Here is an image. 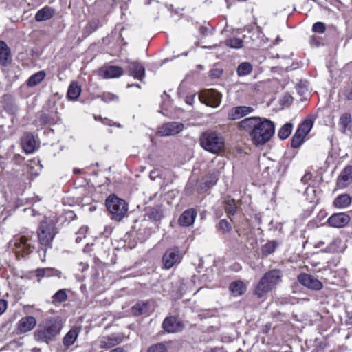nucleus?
<instances>
[{
    "mask_svg": "<svg viewBox=\"0 0 352 352\" xmlns=\"http://www.w3.org/2000/svg\"><path fill=\"white\" fill-rule=\"evenodd\" d=\"M38 120L39 122L42 125H53L57 124L60 119L56 115L42 113H41Z\"/></svg>",
    "mask_w": 352,
    "mask_h": 352,
    "instance_id": "29",
    "label": "nucleus"
},
{
    "mask_svg": "<svg viewBox=\"0 0 352 352\" xmlns=\"http://www.w3.org/2000/svg\"><path fill=\"white\" fill-rule=\"evenodd\" d=\"M333 206L338 208H345L351 204V197L348 194L338 195L333 201Z\"/></svg>",
    "mask_w": 352,
    "mask_h": 352,
    "instance_id": "26",
    "label": "nucleus"
},
{
    "mask_svg": "<svg viewBox=\"0 0 352 352\" xmlns=\"http://www.w3.org/2000/svg\"><path fill=\"white\" fill-rule=\"evenodd\" d=\"M217 179H216V178H215V181H214V182H210V184L211 185H214V184H216V181H217Z\"/></svg>",
    "mask_w": 352,
    "mask_h": 352,
    "instance_id": "57",
    "label": "nucleus"
},
{
    "mask_svg": "<svg viewBox=\"0 0 352 352\" xmlns=\"http://www.w3.org/2000/svg\"><path fill=\"white\" fill-rule=\"evenodd\" d=\"M21 144L26 153H32L34 152L36 147V141L32 133H25L22 138Z\"/></svg>",
    "mask_w": 352,
    "mask_h": 352,
    "instance_id": "20",
    "label": "nucleus"
},
{
    "mask_svg": "<svg viewBox=\"0 0 352 352\" xmlns=\"http://www.w3.org/2000/svg\"><path fill=\"white\" fill-rule=\"evenodd\" d=\"M164 94L166 95V96L168 97V96L166 94V91H164Z\"/></svg>",
    "mask_w": 352,
    "mask_h": 352,
    "instance_id": "58",
    "label": "nucleus"
},
{
    "mask_svg": "<svg viewBox=\"0 0 352 352\" xmlns=\"http://www.w3.org/2000/svg\"><path fill=\"white\" fill-rule=\"evenodd\" d=\"M311 174H309V173L305 174L301 179L302 182H303L304 184H306L307 182L311 179Z\"/></svg>",
    "mask_w": 352,
    "mask_h": 352,
    "instance_id": "52",
    "label": "nucleus"
},
{
    "mask_svg": "<svg viewBox=\"0 0 352 352\" xmlns=\"http://www.w3.org/2000/svg\"><path fill=\"white\" fill-rule=\"evenodd\" d=\"M60 272L54 268H39L36 270V275L38 278L50 277L52 276H59Z\"/></svg>",
    "mask_w": 352,
    "mask_h": 352,
    "instance_id": "32",
    "label": "nucleus"
},
{
    "mask_svg": "<svg viewBox=\"0 0 352 352\" xmlns=\"http://www.w3.org/2000/svg\"><path fill=\"white\" fill-rule=\"evenodd\" d=\"M112 125L116 126L117 127H120V124H119V123H113Z\"/></svg>",
    "mask_w": 352,
    "mask_h": 352,
    "instance_id": "56",
    "label": "nucleus"
},
{
    "mask_svg": "<svg viewBox=\"0 0 352 352\" xmlns=\"http://www.w3.org/2000/svg\"><path fill=\"white\" fill-rule=\"evenodd\" d=\"M67 296L65 290L60 289L53 295V302L54 304L63 302L67 300Z\"/></svg>",
    "mask_w": 352,
    "mask_h": 352,
    "instance_id": "41",
    "label": "nucleus"
},
{
    "mask_svg": "<svg viewBox=\"0 0 352 352\" xmlns=\"http://www.w3.org/2000/svg\"><path fill=\"white\" fill-rule=\"evenodd\" d=\"M352 182V166H346L341 173L338 180V185L340 187H346Z\"/></svg>",
    "mask_w": 352,
    "mask_h": 352,
    "instance_id": "22",
    "label": "nucleus"
},
{
    "mask_svg": "<svg viewBox=\"0 0 352 352\" xmlns=\"http://www.w3.org/2000/svg\"><path fill=\"white\" fill-rule=\"evenodd\" d=\"M81 92V88L78 85L73 82H72L67 90V98L71 100H76L80 96Z\"/></svg>",
    "mask_w": 352,
    "mask_h": 352,
    "instance_id": "30",
    "label": "nucleus"
},
{
    "mask_svg": "<svg viewBox=\"0 0 352 352\" xmlns=\"http://www.w3.org/2000/svg\"><path fill=\"white\" fill-rule=\"evenodd\" d=\"M46 74L44 71H39L32 75L28 80L27 85L29 87H34L38 85L45 77Z\"/></svg>",
    "mask_w": 352,
    "mask_h": 352,
    "instance_id": "33",
    "label": "nucleus"
},
{
    "mask_svg": "<svg viewBox=\"0 0 352 352\" xmlns=\"http://www.w3.org/2000/svg\"><path fill=\"white\" fill-rule=\"evenodd\" d=\"M239 129L248 132L256 146L264 145L275 132L274 123L265 118L250 117L238 122Z\"/></svg>",
    "mask_w": 352,
    "mask_h": 352,
    "instance_id": "1",
    "label": "nucleus"
},
{
    "mask_svg": "<svg viewBox=\"0 0 352 352\" xmlns=\"http://www.w3.org/2000/svg\"><path fill=\"white\" fill-rule=\"evenodd\" d=\"M121 339L119 336L116 334H111L110 336L103 337L101 340V346L111 348L120 342Z\"/></svg>",
    "mask_w": 352,
    "mask_h": 352,
    "instance_id": "28",
    "label": "nucleus"
},
{
    "mask_svg": "<svg viewBox=\"0 0 352 352\" xmlns=\"http://www.w3.org/2000/svg\"><path fill=\"white\" fill-rule=\"evenodd\" d=\"M197 212L195 209L190 208L185 210L179 217L178 223L181 226L188 227L193 224Z\"/></svg>",
    "mask_w": 352,
    "mask_h": 352,
    "instance_id": "16",
    "label": "nucleus"
},
{
    "mask_svg": "<svg viewBox=\"0 0 352 352\" xmlns=\"http://www.w3.org/2000/svg\"><path fill=\"white\" fill-rule=\"evenodd\" d=\"M352 123L351 115L349 113H342L339 119L338 124L340 126L342 133H345L347 129L351 128Z\"/></svg>",
    "mask_w": 352,
    "mask_h": 352,
    "instance_id": "25",
    "label": "nucleus"
},
{
    "mask_svg": "<svg viewBox=\"0 0 352 352\" xmlns=\"http://www.w3.org/2000/svg\"><path fill=\"white\" fill-rule=\"evenodd\" d=\"M135 86H136L137 87L140 88V86L139 85H135Z\"/></svg>",
    "mask_w": 352,
    "mask_h": 352,
    "instance_id": "59",
    "label": "nucleus"
},
{
    "mask_svg": "<svg viewBox=\"0 0 352 352\" xmlns=\"http://www.w3.org/2000/svg\"><path fill=\"white\" fill-rule=\"evenodd\" d=\"M98 98L104 102L117 101L118 100V96L111 92H104L102 95L99 96Z\"/></svg>",
    "mask_w": 352,
    "mask_h": 352,
    "instance_id": "42",
    "label": "nucleus"
},
{
    "mask_svg": "<svg viewBox=\"0 0 352 352\" xmlns=\"http://www.w3.org/2000/svg\"><path fill=\"white\" fill-rule=\"evenodd\" d=\"M305 136L302 133H300L298 131H296L295 134L293 135L291 142V146L293 148H298L304 141Z\"/></svg>",
    "mask_w": 352,
    "mask_h": 352,
    "instance_id": "39",
    "label": "nucleus"
},
{
    "mask_svg": "<svg viewBox=\"0 0 352 352\" xmlns=\"http://www.w3.org/2000/svg\"><path fill=\"white\" fill-rule=\"evenodd\" d=\"M38 3H43L46 1L49 2V3H52L54 0H36Z\"/></svg>",
    "mask_w": 352,
    "mask_h": 352,
    "instance_id": "55",
    "label": "nucleus"
},
{
    "mask_svg": "<svg viewBox=\"0 0 352 352\" xmlns=\"http://www.w3.org/2000/svg\"><path fill=\"white\" fill-rule=\"evenodd\" d=\"M149 217L151 219L157 221L161 219L162 217V214L159 208H152Z\"/></svg>",
    "mask_w": 352,
    "mask_h": 352,
    "instance_id": "48",
    "label": "nucleus"
},
{
    "mask_svg": "<svg viewBox=\"0 0 352 352\" xmlns=\"http://www.w3.org/2000/svg\"><path fill=\"white\" fill-rule=\"evenodd\" d=\"M55 14V10L49 6H45L39 10L35 14L36 21L41 22L50 19Z\"/></svg>",
    "mask_w": 352,
    "mask_h": 352,
    "instance_id": "21",
    "label": "nucleus"
},
{
    "mask_svg": "<svg viewBox=\"0 0 352 352\" xmlns=\"http://www.w3.org/2000/svg\"><path fill=\"white\" fill-rule=\"evenodd\" d=\"M282 272L279 270H272L265 273L254 289V294L262 298L269 292L273 290L282 280Z\"/></svg>",
    "mask_w": 352,
    "mask_h": 352,
    "instance_id": "3",
    "label": "nucleus"
},
{
    "mask_svg": "<svg viewBox=\"0 0 352 352\" xmlns=\"http://www.w3.org/2000/svg\"><path fill=\"white\" fill-rule=\"evenodd\" d=\"M218 229L223 233H226L232 230V226L226 219H221L219 222Z\"/></svg>",
    "mask_w": 352,
    "mask_h": 352,
    "instance_id": "44",
    "label": "nucleus"
},
{
    "mask_svg": "<svg viewBox=\"0 0 352 352\" xmlns=\"http://www.w3.org/2000/svg\"><path fill=\"white\" fill-rule=\"evenodd\" d=\"M342 94L347 100H352V82L343 89Z\"/></svg>",
    "mask_w": 352,
    "mask_h": 352,
    "instance_id": "47",
    "label": "nucleus"
},
{
    "mask_svg": "<svg viewBox=\"0 0 352 352\" xmlns=\"http://www.w3.org/2000/svg\"><path fill=\"white\" fill-rule=\"evenodd\" d=\"M201 146L206 151L218 154L223 151L225 141L223 136L213 131L203 133L199 138Z\"/></svg>",
    "mask_w": 352,
    "mask_h": 352,
    "instance_id": "4",
    "label": "nucleus"
},
{
    "mask_svg": "<svg viewBox=\"0 0 352 352\" xmlns=\"http://www.w3.org/2000/svg\"><path fill=\"white\" fill-rule=\"evenodd\" d=\"M297 280L302 285L313 291H320L323 288L322 283L309 274L300 273Z\"/></svg>",
    "mask_w": 352,
    "mask_h": 352,
    "instance_id": "10",
    "label": "nucleus"
},
{
    "mask_svg": "<svg viewBox=\"0 0 352 352\" xmlns=\"http://www.w3.org/2000/svg\"><path fill=\"white\" fill-rule=\"evenodd\" d=\"M58 231L54 220L45 218L40 223L37 230L38 239L40 244L45 248H50Z\"/></svg>",
    "mask_w": 352,
    "mask_h": 352,
    "instance_id": "5",
    "label": "nucleus"
},
{
    "mask_svg": "<svg viewBox=\"0 0 352 352\" xmlns=\"http://www.w3.org/2000/svg\"><path fill=\"white\" fill-rule=\"evenodd\" d=\"M110 352H124V351L122 348L118 347L111 350Z\"/></svg>",
    "mask_w": 352,
    "mask_h": 352,
    "instance_id": "54",
    "label": "nucleus"
},
{
    "mask_svg": "<svg viewBox=\"0 0 352 352\" xmlns=\"http://www.w3.org/2000/svg\"><path fill=\"white\" fill-rule=\"evenodd\" d=\"M182 254L178 247L168 249L162 257V262L166 269H170L180 263Z\"/></svg>",
    "mask_w": 352,
    "mask_h": 352,
    "instance_id": "9",
    "label": "nucleus"
},
{
    "mask_svg": "<svg viewBox=\"0 0 352 352\" xmlns=\"http://www.w3.org/2000/svg\"><path fill=\"white\" fill-rule=\"evenodd\" d=\"M104 78H118L123 74V69L121 67L110 65L102 68L100 70Z\"/></svg>",
    "mask_w": 352,
    "mask_h": 352,
    "instance_id": "19",
    "label": "nucleus"
},
{
    "mask_svg": "<svg viewBox=\"0 0 352 352\" xmlns=\"http://www.w3.org/2000/svg\"><path fill=\"white\" fill-rule=\"evenodd\" d=\"M88 231V228L86 226L81 227L79 230L76 232V242L80 243L83 238L85 237L86 234Z\"/></svg>",
    "mask_w": 352,
    "mask_h": 352,
    "instance_id": "45",
    "label": "nucleus"
},
{
    "mask_svg": "<svg viewBox=\"0 0 352 352\" xmlns=\"http://www.w3.org/2000/svg\"><path fill=\"white\" fill-rule=\"evenodd\" d=\"M129 74L135 78L142 81L145 76V68L142 64L138 61H132L128 66Z\"/></svg>",
    "mask_w": 352,
    "mask_h": 352,
    "instance_id": "15",
    "label": "nucleus"
},
{
    "mask_svg": "<svg viewBox=\"0 0 352 352\" xmlns=\"http://www.w3.org/2000/svg\"><path fill=\"white\" fill-rule=\"evenodd\" d=\"M4 110L10 115H16L19 111V107L15 99L9 94H5L1 100Z\"/></svg>",
    "mask_w": 352,
    "mask_h": 352,
    "instance_id": "14",
    "label": "nucleus"
},
{
    "mask_svg": "<svg viewBox=\"0 0 352 352\" xmlns=\"http://www.w3.org/2000/svg\"><path fill=\"white\" fill-rule=\"evenodd\" d=\"M292 128L293 125L290 123H286L284 124L278 131V135L279 138L281 140L287 139L290 135Z\"/></svg>",
    "mask_w": 352,
    "mask_h": 352,
    "instance_id": "37",
    "label": "nucleus"
},
{
    "mask_svg": "<svg viewBox=\"0 0 352 352\" xmlns=\"http://www.w3.org/2000/svg\"><path fill=\"white\" fill-rule=\"evenodd\" d=\"M184 129V124L178 122H170L164 123L158 127L157 134L161 136L175 135Z\"/></svg>",
    "mask_w": 352,
    "mask_h": 352,
    "instance_id": "11",
    "label": "nucleus"
},
{
    "mask_svg": "<svg viewBox=\"0 0 352 352\" xmlns=\"http://www.w3.org/2000/svg\"><path fill=\"white\" fill-rule=\"evenodd\" d=\"M229 289L234 296H241L246 291V287L241 280L232 282L230 284Z\"/></svg>",
    "mask_w": 352,
    "mask_h": 352,
    "instance_id": "24",
    "label": "nucleus"
},
{
    "mask_svg": "<svg viewBox=\"0 0 352 352\" xmlns=\"http://www.w3.org/2000/svg\"><path fill=\"white\" fill-rule=\"evenodd\" d=\"M106 207L114 220L120 221L127 214V203L115 195H111L106 199Z\"/></svg>",
    "mask_w": 352,
    "mask_h": 352,
    "instance_id": "6",
    "label": "nucleus"
},
{
    "mask_svg": "<svg viewBox=\"0 0 352 352\" xmlns=\"http://www.w3.org/2000/svg\"><path fill=\"white\" fill-rule=\"evenodd\" d=\"M210 76L213 78H219L223 74V69L219 68H215L210 70Z\"/></svg>",
    "mask_w": 352,
    "mask_h": 352,
    "instance_id": "50",
    "label": "nucleus"
},
{
    "mask_svg": "<svg viewBox=\"0 0 352 352\" xmlns=\"http://www.w3.org/2000/svg\"><path fill=\"white\" fill-rule=\"evenodd\" d=\"M148 352H167V350L164 344H157L151 346Z\"/></svg>",
    "mask_w": 352,
    "mask_h": 352,
    "instance_id": "49",
    "label": "nucleus"
},
{
    "mask_svg": "<svg viewBox=\"0 0 352 352\" xmlns=\"http://www.w3.org/2000/svg\"><path fill=\"white\" fill-rule=\"evenodd\" d=\"M222 95L215 89H206L201 92L199 98L201 102L211 107H217L221 101Z\"/></svg>",
    "mask_w": 352,
    "mask_h": 352,
    "instance_id": "8",
    "label": "nucleus"
},
{
    "mask_svg": "<svg viewBox=\"0 0 352 352\" xmlns=\"http://www.w3.org/2000/svg\"><path fill=\"white\" fill-rule=\"evenodd\" d=\"M100 25L101 23L100 19H94L87 23L86 28L87 31L91 33L96 31Z\"/></svg>",
    "mask_w": 352,
    "mask_h": 352,
    "instance_id": "43",
    "label": "nucleus"
},
{
    "mask_svg": "<svg viewBox=\"0 0 352 352\" xmlns=\"http://www.w3.org/2000/svg\"><path fill=\"white\" fill-rule=\"evenodd\" d=\"M253 70L252 65L248 62H243L237 67V74L239 76H245L252 73Z\"/></svg>",
    "mask_w": 352,
    "mask_h": 352,
    "instance_id": "34",
    "label": "nucleus"
},
{
    "mask_svg": "<svg viewBox=\"0 0 352 352\" xmlns=\"http://www.w3.org/2000/svg\"><path fill=\"white\" fill-rule=\"evenodd\" d=\"M243 40L239 38H230L226 41V44L227 46L231 48L239 49L242 47L243 46Z\"/></svg>",
    "mask_w": 352,
    "mask_h": 352,
    "instance_id": "40",
    "label": "nucleus"
},
{
    "mask_svg": "<svg viewBox=\"0 0 352 352\" xmlns=\"http://www.w3.org/2000/svg\"><path fill=\"white\" fill-rule=\"evenodd\" d=\"M74 173H78V170H74Z\"/></svg>",
    "mask_w": 352,
    "mask_h": 352,
    "instance_id": "60",
    "label": "nucleus"
},
{
    "mask_svg": "<svg viewBox=\"0 0 352 352\" xmlns=\"http://www.w3.org/2000/svg\"><path fill=\"white\" fill-rule=\"evenodd\" d=\"M102 122L106 125L112 126L113 124L112 121L107 118L104 119V120H102Z\"/></svg>",
    "mask_w": 352,
    "mask_h": 352,
    "instance_id": "53",
    "label": "nucleus"
},
{
    "mask_svg": "<svg viewBox=\"0 0 352 352\" xmlns=\"http://www.w3.org/2000/svg\"><path fill=\"white\" fill-rule=\"evenodd\" d=\"M350 221V217L344 212L335 213L329 217L327 223L331 227L343 228Z\"/></svg>",
    "mask_w": 352,
    "mask_h": 352,
    "instance_id": "13",
    "label": "nucleus"
},
{
    "mask_svg": "<svg viewBox=\"0 0 352 352\" xmlns=\"http://www.w3.org/2000/svg\"><path fill=\"white\" fill-rule=\"evenodd\" d=\"M32 236L21 235L14 236L10 244L14 245L17 256H24L31 253L34 246L31 243Z\"/></svg>",
    "mask_w": 352,
    "mask_h": 352,
    "instance_id": "7",
    "label": "nucleus"
},
{
    "mask_svg": "<svg viewBox=\"0 0 352 352\" xmlns=\"http://www.w3.org/2000/svg\"><path fill=\"white\" fill-rule=\"evenodd\" d=\"M74 173H78V170H74Z\"/></svg>",
    "mask_w": 352,
    "mask_h": 352,
    "instance_id": "61",
    "label": "nucleus"
},
{
    "mask_svg": "<svg viewBox=\"0 0 352 352\" xmlns=\"http://www.w3.org/2000/svg\"><path fill=\"white\" fill-rule=\"evenodd\" d=\"M254 111L251 107L239 106L232 108L228 113V118L232 120H239Z\"/></svg>",
    "mask_w": 352,
    "mask_h": 352,
    "instance_id": "17",
    "label": "nucleus"
},
{
    "mask_svg": "<svg viewBox=\"0 0 352 352\" xmlns=\"http://www.w3.org/2000/svg\"><path fill=\"white\" fill-rule=\"evenodd\" d=\"M36 324V320L34 316L22 318L18 322L17 329L20 333H26L32 330Z\"/></svg>",
    "mask_w": 352,
    "mask_h": 352,
    "instance_id": "18",
    "label": "nucleus"
},
{
    "mask_svg": "<svg viewBox=\"0 0 352 352\" xmlns=\"http://www.w3.org/2000/svg\"><path fill=\"white\" fill-rule=\"evenodd\" d=\"M10 54L6 43L0 41V64L6 65L10 62Z\"/></svg>",
    "mask_w": 352,
    "mask_h": 352,
    "instance_id": "27",
    "label": "nucleus"
},
{
    "mask_svg": "<svg viewBox=\"0 0 352 352\" xmlns=\"http://www.w3.org/2000/svg\"><path fill=\"white\" fill-rule=\"evenodd\" d=\"M63 328V321L59 316L50 317L39 323L34 333L37 342L49 344L56 340Z\"/></svg>",
    "mask_w": 352,
    "mask_h": 352,
    "instance_id": "2",
    "label": "nucleus"
},
{
    "mask_svg": "<svg viewBox=\"0 0 352 352\" xmlns=\"http://www.w3.org/2000/svg\"><path fill=\"white\" fill-rule=\"evenodd\" d=\"M148 304L144 302L136 303L132 307L131 311L134 316H140L148 312Z\"/></svg>",
    "mask_w": 352,
    "mask_h": 352,
    "instance_id": "35",
    "label": "nucleus"
},
{
    "mask_svg": "<svg viewBox=\"0 0 352 352\" xmlns=\"http://www.w3.org/2000/svg\"><path fill=\"white\" fill-rule=\"evenodd\" d=\"M326 30L324 23L322 22H316L312 26V31L317 33H324Z\"/></svg>",
    "mask_w": 352,
    "mask_h": 352,
    "instance_id": "46",
    "label": "nucleus"
},
{
    "mask_svg": "<svg viewBox=\"0 0 352 352\" xmlns=\"http://www.w3.org/2000/svg\"><path fill=\"white\" fill-rule=\"evenodd\" d=\"M226 212L228 216L234 215L236 212V206L234 199H228L225 201Z\"/></svg>",
    "mask_w": 352,
    "mask_h": 352,
    "instance_id": "38",
    "label": "nucleus"
},
{
    "mask_svg": "<svg viewBox=\"0 0 352 352\" xmlns=\"http://www.w3.org/2000/svg\"><path fill=\"white\" fill-rule=\"evenodd\" d=\"M313 125L314 118L309 117L308 118L305 120V121L298 126L297 131L306 136L312 129Z\"/></svg>",
    "mask_w": 352,
    "mask_h": 352,
    "instance_id": "31",
    "label": "nucleus"
},
{
    "mask_svg": "<svg viewBox=\"0 0 352 352\" xmlns=\"http://www.w3.org/2000/svg\"><path fill=\"white\" fill-rule=\"evenodd\" d=\"M162 328L168 333H177L183 329L184 325L177 318L169 316L164 320Z\"/></svg>",
    "mask_w": 352,
    "mask_h": 352,
    "instance_id": "12",
    "label": "nucleus"
},
{
    "mask_svg": "<svg viewBox=\"0 0 352 352\" xmlns=\"http://www.w3.org/2000/svg\"><path fill=\"white\" fill-rule=\"evenodd\" d=\"M7 309V301L0 299V315H1Z\"/></svg>",
    "mask_w": 352,
    "mask_h": 352,
    "instance_id": "51",
    "label": "nucleus"
},
{
    "mask_svg": "<svg viewBox=\"0 0 352 352\" xmlns=\"http://www.w3.org/2000/svg\"><path fill=\"white\" fill-rule=\"evenodd\" d=\"M278 245L279 243L276 241H271L267 242L261 248L262 254L265 256H267L269 254H272L276 250Z\"/></svg>",
    "mask_w": 352,
    "mask_h": 352,
    "instance_id": "36",
    "label": "nucleus"
},
{
    "mask_svg": "<svg viewBox=\"0 0 352 352\" xmlns=\"http://www.w3.org/2000/svg\"><path fill=\"white\" fill-rule=\"evenodd\" d=\"M79 333L80 330L78 327L72 328L63 338L64 345L67 347L72 346L76 340Z\"/></svg>",
    "mask_w": 352,
    "mask_h": 352,
    "instance_id": "23",
    "label": "nucleus"
}]
</instances>
